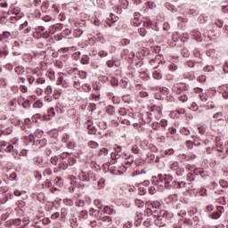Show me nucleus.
Listing matches in <instances>:
<instances>
[{"instance_id": "obj_1", "label": "nucleus", "mask_w": 228, "mask_h": 228, "mask_svg": "<svg viewBox=\"0 0 228 228\" xmlns=\"http://www.w3.org/2000/svg\"><path fill=\"white\" fill-rule=\"evenodd\" d=\"M173 177L170 175H159L157 183L159 186H165V188H173L174 190H181L183 193L191 191L193 186L190 183L173 181Z\"/></svg>"}, {"instance_id": "obj_2", "label": "nucleus", "mask_w": 228, "mask_h": 228, "mask_svg": "<svg viewBox=\"0 0 228 228\" xmlns=\"http://www.w3.org/2000/svg\"><path fill=\"white\" fill-rule=\"evenodd\" d=\"M27 81L28 85H35L36 86L45 85L47 83V79L44 77V72L40 68H35L32 70V75L27 76Z\"/></svg>"}, {"instance_id": "obj_3", "label": "nucleus", "mask_w": 228, "mask_h": 228, "mask_svg": "<svg viewBox=\"0 0 228 228\" xmlns=\"http://www.w3.org/2000/svg\"><path fill=\"white\" fill-rule=\"evenodd\" d=\"M161 203H159V201H147L145 203L146 209L144 213L147 215V216H151L152 215V216L156 218L159 211H161L159 209Z\"/></svg>"}, {"instance_id": "obj_4", "label": "nucleus", "mask_w": 228, "mask_h": 228, "mask_svg": "<svg viewBox=\"0 0 228 228\" xmlns=\"http://www.w3.org/2000/svg\"><path fill=\"white\" fill-rule=\"evenodd\" d=\"M155 218H157L155 220L156 225L159 227H165V225L168 224L170 218H172V214L168 213L167 210H160Z\"/></svg>"}, {"instance_id": "obj_5", "label": "nucleus", "mask_w": 228, "mask_h": 228, "mask_svg": "<svg viewBox=\"0 0 228 228\" xmlns=\"http://www.w3.org/2000/svg\"><path fill=\"white\" fill-rule=\"evenodd\" d=\"M148 114V122H152V120H159L163 117V108L159 105H152L150 108V113Z\"/></svg>"}, {"instance_id": "obj_6", "label": "nucleus", "mask_w": 228, "mask_h": 228, "mask_svg": "<svg viewBox=\"0 0 228 228\" xmlns=\"http://www.w3.org/2000/svg\"><path fill=\"white\" fill-rule=\"evenodd\" d=\"M76 159L72 156H70V154L64 152L62 153V157H61V162L60 164V169L61 170H67V168H69V167H74V165H76Z\"/></svg>"}, {"instance_id": "obj_7", "label": "nucleus", "mask_w": 228, "mask_h": 228, "mask_svg": "<svg viewBox=\"0 0 228 228\" xmlns=\"http://www.w3.org/2000/svg\"><path fill=\"white\" fill-rule=\"evenodd\" d=\"M0 149L4 151L5 152H12V156H14L15 159H20V157H17L19 154V151L13 147V145L10 144L6 141H3L0 142Z\"/></svg>"}, {"instance_id": "obj_8", "label": "nucleus", "mask_w": 228, "mask_h": 228, "mask_svg": "<svg viewBox=\"0 0 228 228\" xmlns=\"http://www.w3.org/2000/svg\"><path fill=\"white\" fill-rule=\"evenodd\" d=\"M195 175H200L201 177H208L209 175L202 167L195 168L194 173H189L187 175V180L195 181Z\"/></svg>"}, {"instance_id": "obj_9", "label": "nucleus", "mask_w": 228, "mask_h": 228, "mask_svg": "<svg viewBox=\"0 0 228 228\" xmlns=\"http://www.w3.org/2000/svg\"><path fill=\"white\" fill-rule=\"evenodd\" d=\"M224 213H225V208L223 206H217L215 211L208 214V216L212 218V220H218Z\"/></svg>"}, {"instance_id": "obj_10", "label": "nucleus", "mask_w": 228, "mask_h": 228, "mask_svg": "<svg viewBox=\"0 0 228 228\" xmlns=\"http://www.w3.org/2000/svg\"><path fill=\"white\" fill-rule=\"evenodd\" d=\"M169 168L179 176L184 175V167H181V165H179V162L171 163Z\"/></svg>"}, {"instance_id": "obj_11", "label": "nucleus", "mask_w": 228, "mask_h": 228, "mask_svg": "<svg viewBox=\"0 0 228 228\" xmlns=\"http://www.w3.org/2000/svg\"><path fill=\"white\" fill-rule=\"evenodd\" d=\"M63 76H65V74L59 73V77L57 78V85L58 86H62V88H69V86H70V82Z\"/></svg>"}, {"instance_id": "obj_12", "label": "nucleus", "mask_w": 228, "mask_h": 228, "mask_svg": "<svg viewBox=\"0 0 228 228\" xmlns=\"http://www.w3.org/2000/svg\"><path fill=\"white\" fill-rule=\"evenodd\" d=\"M186 90H188V86L184 83H176L172 87V91L175 94H183V92H186Z\"/></svg>"}, {"instance_id": "obj_13", "label": "nucleus", "mask_w": 228, "mask_h": 228, "mask_svg": "<svg viewBox=\"0 0 228 228\" xmlns=\"http://www.w3.org/2000/svg\"><path fill=\"white\" fill-rule=\"evenodd\" d=\"M35 163L40 168H45L49 167V159L37 157L36 158Z\"/></svg>"}, {"instance_id": "obj_14", "label": "nucleus", "mask_w": 228, "mask_h": 228, "mask_svg": "<svg viewBox=\"0 0 228 228\" xmlns=\"http://www.w3.org/2000/svg\"><path fill=\"white\" fill-rule=\"evenodd\" d=\"M163 56L161 54H157L154 59L149 61V64L153 67V69H158L159 63L161 62Z\"/></svg>"}, {"instance_id": "obj_15", "label": "nucleus", "mask_w": 228, "mask_h": 228, "mask_svg": "<svg viewBox=\"0 0 228 228\" xmlns=\"http://www.w3.org/2000/svg\"><path fill=\"white\" fill-rule=\"evenodd\" d=\"M179 158L182 161V163H184L186 161H193L195 158H197L193 153H189V154H181L179 155Z\"/></svg>"}, {"instance_id": "obj_16", "label": "nucleus", "mask_w": 228, "mask_h": 228, "mask_svg": "<svg viewBox=\"0 0 228 228\" xmlns=\"http://www.w3.org/2000/svg\"><path fill=\"white\" fill-rule=\"evenodd\" d=\"M61 158L62 153L61 155L52 157L50 159L51 165H53V167L58 166V168H60V165H61Z\"/></svg>"}, {"instance_id": "obj_17", "label": "nucleus", "mask_w": 228, "mask_h": 228, "mask_svg": "<svg viewBox=\"0 0 228 228\" xmlns=\"http://www.w3.org/2000/svg\"><path fill=\"white\" fill-rule=\"evenodd\" d=\"M45 31V27L38 26L35 28V32L33 34L34 38H42V35H44Z\"/></svg>"}, {"instance_id": "obj_18", "label": "nucleus", "mask_w": 228, "mask_h": 228, "mask_svg": "<svg viewBox=\"0 0 228 228\" xmlns=\"http://www.w3.org/2000/svg\"><path fill=\"white\" fill-rule=\"evenodd\" d=\"M100 225H111V216H102L99 221Z\"/></svg>"}, {"instance_id": "obj_19", "label": "nucleus", "mask_w": 228, "mask_h": 228, "mask_svg": "<svg viewBox=\"0 0 228 228\" xmlns=\"http://www.w3.org/2000/svg\"><path fill=\"white\" fill-rule=\"evenodd\" d=\"M194 92L199 94V98L202 102H206V101H208V95L203 93L202 88L196 87L194 88Z\"/></svg>"}, {"instance_id": "obj_20", "label": "nucleus", "mask_w": 228, "mask_h": 228, "mask_svg": "<svg viewBox=\"0 0 228 228\" xmlns=\"http://www.w3.org/2000/svg\"><path fill=\"white\" fill-rule=\"evenodd\" d=\"M53 117H56V110L52 107L48 109L46 115L44 116V120H51Z\"/></svg>"}, {"instance_id": "obj_21", "label": "nucleus", "mask_w": 228, "mask_h": 228, "mask_svg": "<svg viewBox=\"0 0 228 228\" xmlns=\"http://www.w3.org/2000/svg\"><path fill=\"white\" fill-rule=\"evenodd\" d=\"M219 94H222L224 99H228V85H223L218 87Z\"/></svg>"}, {"instance_id": "obj_22", "label": "nucleus", "mask_w": 228, "mask_h": 228, "mask_svg": "<svg viewBox=\"0 0 228 228\" xmlns=\"http://www.w3.org/2000/svg\"><path fill=\"white\" fill-rule=\"evenodd\" d=\"M34 58H40V54L39 53H34L33 55H31L30 53H26V54L23 55V60L27 63H29L30 61H33Z\"/></svg>"}, {"instance_id": "obj_23", "label": "nucleus", "mask_w": 228, "mask_h": 228, "mask_svg": "<svg viewBox=\"0 0 228 228\" xmlns=\"http://www.w3.org/2000/svg\"><path fill=\"white\" fill-rule=\"evenodd\" d=\"M122 56H126L125 57L126 60H128V61H133V60H134V53L130 52L129 50H124L121 53Z\"/></svg>"}, {"instance_id": "obj_24", "label": "nucleus", "mask_w": 228, "mask_h": 228, "mask_svg": "<svg viewBox=\"0 0 228 228\" xmlns=\"http://www.w3.org/2000/svg\"><path fill=\"white\" fill-rule=\"evenodd\" d=\"M45 76L46 77H48V79L50 81H56V72H54V69H49L46 72H45Z\"/></svg>"}, {"instance_id": "obj_25", "label": "nucleus", "mask_w": 228, "mask_h": 228, "mask_svg": "<svg viewBox=\"0 0 228 228\" xmlns=\"http://www.w3.org/2000/svg\"><path fill=\"white\" fill-rule=\"evenodd\" d=\"M99 87L94 88V93H92L90 101H99L101 99V93Z\"/></svg>"}, {"instance_id": "obj_26", "label": "nucleus", "mask_w": 228, "mask_h": 228, "mask_svg": "<svg viewBox=\"0 0 228 228\" xmlns=\"http://www.w3.org/2000/svg\"><path fill=\"white\" fill-rule=\"evenodd\" d=\"M48 30L51 35H54L56 31H61V25L60 24L52 25L49 27Z\"/></svg>"}, {"instance_id": "obj_27", "label": "nucleus", "mask_w": 228, "mask_h": 228, "mask_svg": "<svg viewBox=\"0 0 228 228\" xmlns=\"http://www.w3.org/2000/svg\"><path fill=\"white\" fill-rule=\"evenodd\" d=\"M191 36L197 42H202V34L197 29L192 30Z\"/></svg>"}, {"instance_id": "obj_28", "label": "nucleus", "mask_w": 228, "mask_h": 228, "mask_svg": "<svg viewBox=\"0 0 228 228\" xmlns=\"http://www.w3.org/2000/svg\"><path fill=\"white\" fill-rule=\"evenodd\" d=\"M117 20H118V18L114 16L113 13H110V17L106 20V23L108 24V26H111L112 24H115Z\"/></svg>"}, {"instance_id": "obj_29", "label": "nucleus", "mask_w": 228, "mask_h": 228, "mask_svg": "<svg viewBox=\"0 0 228 228\" xmlns=\"http://www.w3.org/2000/svg\"><path fill=\"white\" fill-rule=\"evenodd\" d=\"M77 177L80 181H88V173L80 169Z\"/></svg>"}, {"instance_id": "obj_30", "label": "nucleus", "mask_w": 228, "mask_h": 228, "mask_svg": "<svg viewBox=\"0 0 228 228\" xmlns=\"http://www.w3.org/2000/svg\"><path fill=\"white\" fill-rule=\"evenodd\" d=\"M89 213L92 215V216H95L97 221L100 222L101 216H102V213H100L99 210H95L94 208H90Z\"/></svg>"}, {"instance_id": "obj_31", "label": "nucleus", "mask_w": 228, "mask_h": 228, "mask_svg": "<svg viewBox=\"0 0 228 228\" xmlns=\"http://www.w3.org/2000/svg\"><path fill=\"white\" fill-rule=\"evenodd\" d=\"M102 213H105V215H115L116 211L113 207L110 206H105L103 208Z\"/></svg>"}, {"instance_id": "obj_32", "label": "nucleus", "mask_w": 228, "mask_h": 228, "mask_svg": "<svg viewBox=\"0 0 228 228\" xmlns=\"http://www.w3.org/2000/svg\"><path fill=\"white\" fill-rule=\"evenodd\" d=\"M106 65L107 67H109V69H113V67H120V62L113 60H109L106 61Z\"/></svg>"}, {"instance_id": "obj_33", "label": "nucleus", "mask_w": 228, "mask_h": 228, "mask_svg": "<svg viewBox=\"0 0 228 228\" xmlns=\"http://www.w3.org/2000/svg\"><path fill=\"white\" fill-rule=\"evenodd\" d=\"M8 56V48H6L5 45H0V58H4Z\"/></svg>"}, {"instance_id": "obj_34", "label": "nucleus", "mask_w": 228, "mask_h": 228, "mask_svg": "<svg viewBox=\"0 0 228 228\" xmlns=\"http://www.w3.org/2000/svg\"><path fill=\"white\" fill-rule=\"evenodd\" d=\"M12 37V33L9 31H4L2 34H0V42H4V40H7V38H10Z\"/></svg>"}, {"instance_id": "obj_35", "label": "nucleus", "mask_w": 228, "mask_h": 228, "mask_svg": "<svg viewBox=\"0 0 228 228\" xmlns=\"http://www.w3.org/2000/svg\"><path fill=\"white\" fill-rule=\"evenodd\" d=\"M152 77L153 79L159 81V79H163V73H161L159 70H155L152 72Z\"/></svg>"}, {"instance_id": "obj_36", "label": "nucleus", "mask_w": 228, "mask_h": 228, "mask_svg": "<svg viewBox=\"0 0 228 228\" xmlns=\"http://www.w3.org/2000/svg\"><path fill=\"white\" fill-rule=\"evenodd\" d=\"M69 224H70V226L72 228H77V226L79 225V224L77 223V217L76 216H72L70 219H69Z\"/></svg>"}, {"instance_id": "obj_37", "label": "nucleus", "mask_w": 228, "mask_h": 228, "mask_svg": "<svg viewBox=\"0 0 228 228\" xmlns=\"http://www.w3.org/2000/svg\"><path fill=\"white\" fill-rule=\"evenodd\" d=\"M183 77L184 79H189V81H193L195 79V74L193 72H185Z\"/></svg>"}, {"instance_id": "obj_38", "label": "nucleus", "mask_w": 228, "mask_h": 228, "mask_svg": "<svg viewBox=\"0 0 228 228\" xmlns=\"http://www.w3.org/2000/svg\"><path fill=\"white\" fill-rule=\"evenodd\" d=\"M174 152V149H167L161 152V157L165 158V156H173Z\"/></svg>"}, {"instance_id": "obj_39", "label": "nucleus", "mask_w": 228, "mask_h": 228, "mask_svg": "<svg viewBox=\"0 0 228 228\" xmlns=\"http://www.w3.org/2000/svg\"><path fill=\"white\" fill-rule=\"evenodd\" d=\"M78 218L80 220H86L88 218V211H86V210L80 211V213L78 215Z\"/></svg>"}, {"instance_id": "obj_40", "label": "nucleus", "mask_w": 228, "mask_h": 228, "mask_svg": "<svg viewBox=\"0 0 228 228\" xmlns=\"http://www.w3.org/2000/svg\"><path fill=\"white\" fill-rule=\"evenodd\" d=\"M119 6H120V8H123V10H126V8L129 6V1L128 0H119Z\"/></svg>"}, {"instance_id": "obj_41", "label": "nucleus", "mask_w": 228, "mask_h": 228, "mask_svg": "<svg viewBox=\"0 0 228 228\" xmlns=\"http://www.w3.org/2000/svg\"><path fill=\"white\" fill-rule=\"evenodd\" d=\"M149 163H159V157H155L154 155L151 154L148 157Z\"/></svg>"}, {"instance_id": "obj_42", "label": "nucleus", "mask_w": 228, "mask_h": 228, "mask_svg": "<svg viewBox=\"0 0 228 228\" xmlns=\"http://www.w3.org/2000/svg\"><path fill=\"white\" fill-rule=\"evenodd\" d=\"M80 63H82V65H88V63H90V57H88V55H83Z\"/></svg>"}, {"instance_id": "obj_43", "label": "nucleus", "mask_w": 228, "mask_h": 228, "mask_svg": "<svg viewBox=\"0 0 228 228\" xmlns=\"http://www.w3.org/2000/svg\"><path fill=\"white\" fill-rule=\"evenodd\" d=\"M43 175L45 177H51V175H53V169L51 167L45 168L43 172Z\"/></svg>"}, {"instance_id": "obj_44", "label": "nucleus", "mask_w": 228, "mask_h": 228, "mask_svg": "<svg viewBox=\"0 0 228 228\" xmlns=\"http://www.w3.org/2000/svg\"><path fill=\"white\" fill-rule=\"evenodd\" d=\"M62 91L61 89H54L53 91V99H60L61 97Z\"/></svg>"}, {"instance_id": "obj_45", "label": "nucleus", "mask_w": 228, "mask_h": 228, "mask_svg": "<svg viewBox=\"0 0 228 228\" xmlns=\"http://www.w3.org/2000/svg\"><path fill=\"white\" fill-rule=\"evenodd\" d=\"M16 74H18V76H22V74H24L25 70H24V67L22 66H17L14 69Z\"/></svg>"}, {"instance_id": "obj_46", "label": "nucleus", "mask_w": 228, "mask_h": 228, "mask_svg": "<svg viewBox=\"0 0 228 228\" xmlns=\"http://www.w3.org/2000/svg\"><path fill=\"white\" fill-rule=\"evenodd\" d=\"M131 24L132 26L138 27L140 24H142V20H140V18H134L131 20Z\"/></svg>"}, {"instance_id": "obj_47", "label": "nucleus", "mask_w": 228, "mask_h": 228, "mask_svg": "<svg viewBox=\"0 0 228 228\" xmlns=\"http://www.w3.org/2000/svg\"><path fill=\"white\" fill-rule=\"evenodd\" d=\"M134 162V158L131 155L128 156V158L125 159V165H133Z\"/></svg>"}, {"instance_id": "obj_48", "label": "nucleus", "mask_w": 228, "mask_h": 228, "mask_svg": "<svg viewBox=\"0 0 228 228\" xmlns=\"http://www.w3.org/2000/svg\"><path fill=\"white\" fill-rule=\"evenodd\" d=\"M54 183L56 184V186H60V187L63 186V178L57 176L54 179Z\"/></svg>"}, {"instance_id": "obj_49", "label": "nucleus", "mask_w": 228, "mask_h": 228, "mask_svg": "<svg viewBox=\"0 0 228 228\" xmlns=\"http://www.w3.org/2000/svg\"><path fill=\"white\" fill-rule=\"evenodd\" d=\"M86 129H88V134H95L97 133V128H95V126H94V125L88 126L86 127Z\"/></svg>"}, {"instance_id": "obj_50", "label": "nucleus", "mask_w": 228, "mask_h": 228, "mask_svg": "<svg viewBox=\"0 0 228 228\" xmlns=\"http://www.w3.org/2000/svg\"><path fill=\"white\" fill-rule=\"evenodd\" d=\"M11 13H13V15H19V13H20V8L12 5Z\"/></svg>"}, {"instance_id": "obj_51", "label": "nucleus", "mask_w": 228, "mask_h": 228, "mask_svg": "<svg viewBox=\"0 0 228 228\" xmlns=\"http://www.w3.org/2000/svg\"><path fill=\"white\" fill-rule=\"evenodd\" d=\"M87 145L90 147V149H97L99 147V143H97L95 141H89Z\"/></svg>"}, {"instance_id": "obj_52", "label": "nucleus", "mask_w": 228, "mask_h": 228, "mask_svg": "<svg viewBox=\"0 0 228 228\" xmlns=\"http://www.w3.org/2000/svg\"><path fill=\"white\" fill-rule=\"evenodd\" d=\"M89 227L95 228V227H101V224H99V221H90L88 223Z\"/></svg>"}, {"instance_id": "obj_53", "label": "nucleus", "mask_w": 228, "mask_h": 228, "mask_svg": "<svg viewBox=\"0 0 228 228\" xmlns=\"http://www.w3.org/2000/svg\"><path fill=\"white\" fill-rule=\"evenodd\" d=\"M180 132L184 136H190V134H191V132H190V129H188L187 127L181 128Z\"/></svg>"}, {"instance_id": "obj_54", "label": "nucleus", "mask_w": 228, "mask_h": 228, "mask_svg": "<svg viewBox=\"0 0 228 228\" xmlns=\"http://www.w3.org/2000/svg\"><path fill=\"white\" fill-rule=\"evenodd\" d=\"M106 112L108 113V115H115V107L109 105L107 107Z\"/></svg>"}, {"instance_id": "obj_55", "label": "nucleus", "mask_w": 228, "mask_h": 228, "mask_svg": "<svg viewBox=\"0 0 228 228\" xmlns=\"http://www.w3.org/2000/svg\"><path fill=\"white\" fill-rule=\"evenodd\" d=\"M120 153H117L116 151L110 153V158L113 159V161H116V159H120Z\"/></svg>"}, {"instance_id": "obj_56", "label": "nucleus", "mask_w": 228, "mask_h": 228, "mask_svg": "<svg viewBox=\"0 0 228 228\" xmlns=\"http://www.w3.org/2000/svg\"><path fill=\"white\" fill-rule=\"evenodd\" d=\"M44 106V102H42L41 100H37V102H34L33 108H37L40 109Z\"/></svg>"}, {"instance_id": "obj_57", "label": "nucleus", "mask_w": 228, "mask_h": 228, "mask_svg": "<svg viewBox=\"0 0 228 228\" xmlns=\"http://www.w3.org/2000/svg\"><path fill=\"white\" fill-rule=\"evenodd\" d=\"M190 39V35L188 33H183L182 36H180V40L182 42H187Z\"/></svg>"}, {"instance_id": "obj_58", "label": "nucleus", "mask_w": 228, "mask_h": 228, "mask_svg": "<svg viewBox=\"0 0 228 228\" xmlns=\"http://www.w3.org/2000/svg\"><path fill=\"white\" fill-rule=\"evenodd\" d=\"M135 206H137V208H143V206H145V202H143V200H142L140 199H136Z\"/></svg>"}, {"instance_id": "obj_59", "label": "nucleus", "mask_w": 228, "mask_h": 228, "mask_svg": "<svg viewBox=\"0 0 228 228\" xmlns=\"http://www.w3.org/2000/svg\"><path fill=\"white\" fill-rule=\"evenodd\" d=\"M63 203L65 204V206H74V200L70 199H64Z\"/></svg>"}, {"instance_id": "obj_60", "label": "nucleus", "mask_w": 228, "mask_h": 228, "mask_svg": "<svg viewBox=\"0 0 228 228\" xmlns=\"http://www.w3.org/2000/svg\"><path fill=\"white\" fill-rule=\"evenodd\" d=\"M45 95H51L53 94V86H47L45 89Z\"/></svg>"}, {"instance_id": "obj_61", "label": "nucleus", "mask_w": 228, "mask_h": 228, "mask_svg": "<svg viewBox=\"0 0 228 228\" xmlns=\"http://www.w3.org/2000/svg\"><path fill=\"white\" fill-rule=\"evenodd\" d=\"M69 214V210L65 208L61 209V218H65L67 215Z\"/></svg>"}, {"instance_id": "obj_62", "label": "nucleus", "mask_w": 228, "mask_h": 228, "mask_svg": "<svg viewBox=\"0 0 228 228\" xmlns=\"http://www.w3.org/2000/svg\"><path fill=\"white\" fill-rule=\"evenodd\" d=\"M178 101H180L181 102H188V95L183 94V95L179 96Z\"/></svg>"}, {"instance_id": "obj_63", "label": "nucleus", "mask_w": 228, "mask_h": 228, "mask_svg": "<svg viewBox=\"0 0 228 228\" xmlns=\"http://www.w3.org/2000/svg\"><path fill=\"white\" fill-rule=\"evenodd\" d=\"M151 53H155V54H158L161 51V47L159 46H151Z\"/></svg>"}, {"instance_id": "obj_64", "label": "nucleus", "mask_w": 228, "mask_h": 228, "mask_svg": "<svg viewBox=\"0 0 228 228\" xmlns=\"http://www.w3.org/2000/svg\"><path fill=\"white\" fill-rule=\"evenodd\" d=\"M219 184L221 188H228V182L225 180H220Z\"/></svg>"}]
</instances>
